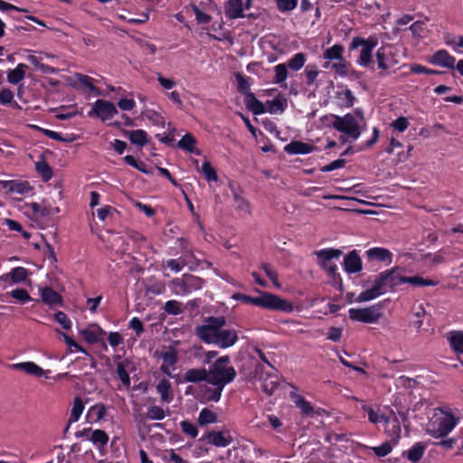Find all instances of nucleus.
I'll list each match as a JSON object with an SVG mask.
<instances>
[{
    "label": "nucleus",
    "mask_w": 463,
    "mask_h": 463,
    "mask_svg": "<svg viewBox=\"0 0 463 463\" xmlns=\"http://www.w3.org/2000/svg\"><path fill=\"white\" fill-rule=\"evenodd\" d=\"M225 325L226 319L224 317H207L201 325L195 326L194 334L207 345L226 349L234 345L239 336L235 329L224 328Z\"/></svg>",
    "instance_id": "nucleus-1"
},
{
    "label": "nucleus",
    "mask_w": 463,
    "mask_h": 463,
    "mask_svg": "<svg viewBox=\"0 0 463 463\" xmlns=\"http://www.w3.org/2000/svg\"><path fill=\"white\" fill-rule=\"evenodd\" d=\"M402 284H404V275H402V269L395 267L384 270L375 276L373 286L362 291L355 301L359 303L371 301L388 291L394 290L396 287Z\"/></svg>",
    "instance_id": "nucleus-2"
},
{
    "label": "nucleus",
    "mask_w": 463,
    "mask_h": 463,
    "mask_svg": "<svg viewBox=\"0 0 463 463\" xmlns=\"http://www.w3.org/2000/svg\"><path fill=\"white\" fill-rule=\"evenodd\" d=\"M325 118L330 119L331 126L352 141L357 140L366 129L364 113L362 109H355L352 113H346L344 116L330 114L325 116Z\"/></svg>",
    "instance_id": "nucleus-3"
},
{
    "label": "nucleus",
    "mask_w": 463,
    "mask_h": 463,
    "mask_svg": "<svg viewBox=\"0 0 463 463\" xmlns=\"http://www.w3.org/2000/svg\"><path fill=\"white\" fill-rule=\"evenodd\" d=\"M259 293L257 297H250L242 293H235L232 295L234 300L241 301L245 304H250L268 310L291 313L294 306L291 302L280 296L267 291L256 289Z\"/></svg>",
    "instance_id": "nucleus-4"
},
{
    "label": "nucleus",
    "mask_w": 463,
    "mask_h": 463,
    "mask_svg": "<svg viewBox=\"0 0 463 463\" xmlns=\"http://www.w3.org/2000/svg\"><path fill=\"white\" fill-rule=\"evenodd\" d=\"M230 357L227 355L218 358L207 371L208 383L215 386V390L210 400L218 402L221 398L223 387L232 382L236 377V371L232 366H228Z\"/></svg>",
    "instance_id": "nucleus-5"
},
{
    "label": "nucleus",
    "mask_w": 463,
    "mask_h": 463,
    "mask_svg": "<svg viewBox=\"0 0 463 463\" xmlns=\"http://www.w3.org/2000/svg\"><path fill=\"white\" fill-rule=\"evenodd\" d=\"M458 419L451 412L437 409L426 425V432L435 439L443 438L455 428Z\"/></svg>",
    "instance_id": "nucleus-6"
},
{
    "label": "nucleus",
    "mask_w": 463,
    "mask_h": 463,
    "mask_svg": "<svg viewBox=\"0 0 463 463\" xmlns=\"http://www.w3.org/2000/svg\"><path fill=\"white\" fill-rule=\"evenodd\" d=\"M378 69L382 76H386L400 63L397 49L391 44L381 46L375 54Z\"/></svg>",
    "instance_id": "nucleus-7"
},
{
    "label": "nucleus",
    "mask_w": 463,
    "mask_h": 463,
    "mask_svg": "<svg viewBox=\"0 0 463 463\" xmlns=\"http://www.w3.org/2000/svg\"><path fill=\"white\" fill-rule=\"evenodd\" d=\"M203 286V279L191 274H184L182 277L175 278L170 281L172 293L176 296L191 294L201 289Z\"/></svg>",
    "instance_id": "nucleus-8"
},
{
    "label": "nucleus",
    "mask_w": 463,
    "mask_h": 463,
    "mask_svg": "<svg viewBox=\"0 0 463 463\" xmlns=\"http://www.w3.org/2000/svg\"><path fill=\"white\" fill-rule=\"evenodd\" d=\"M377 44L378 40L374 36H370L367 39L356 36L352 39L349 50L354 51L358 47H362L358 63L363 67H369L373 62V51Z\"/></svg>",
    "instance_id": "nucleus-9"
},
{
    "label": "nucleus",
    "mask_w": 463,
    "mask_h": 463,
    "mask_svg": "<svg viewBox=\"0 0 463 463\" xmlns=\"http://www.w3.org/2000/svg\"><path fill=\"white\" fill-rule=\"evenodd\" d=\"M318 264L331 277H335L337 272V266L334 262L342 255V250L336 249H324L316 251Z\"/></svg>",
    "instance_id": "nucleus-10"
},
{
    "label": "nucleus",
    "mask_w": 463,
    "mask_h": 463,
    "mask_svg": "<svg viewBox=\"0 0 463 463\" xmlns=\"http://www.w3.org/2000/svg\"><path fill=\"white\" fill-rule=\"evenodd\" d=\"M348 315L351 320L366 324L377 323L383 316L379 305L363 308H350Z\"/></svg>",
    "instance_id": "nucleus-11"
},
{
    "label": "nucleus",
    "mask_w": 463,
    "mask_h": 463,
    "mask_svg": "<svg viewBox=\"0 0 463 463\" xmlns=\"http://www.w3.org/2000/svg\"><path fill=\"white\" fill-rule=\"evenodd\" d=\"M118 114V109L116 106L105 99H98L96 100L91 109L88 112V116L90 118L97 117L101 121H107L113 118Z\"/></svg>",
    "instance_id": "nucleus-12"
},
{
    "label": "nucleus",
    "mask_w": 463,
    "mask_h": 463,
    "mask_svg": "<svg viewBox=\"0 0 463 463\" xmlns=\"http://www.w3.org/2000/svg\"><path fill=\"white\" fill-rule=\"evenodd\" d=\"M427 61L430 64L446 69H455L456 59L447 50L441 49L430 55Z\"/></svg>",
    "instance_id": "nucleus-13"
},
{
    "label": "nucleus",
    "mask_w": 463,
    "mask_h": 463,
    "mask_svg": "<svg viewBox=\"0 0 463 463\" xmlns=\"http://www.w3.org/2000/svg\"><path fill=\"white\" fill-rule=\"evenodd\" d=\"M251 0H229L225 8V14L230 19L243 17V11L249 9Z\"/></svg>",
    "instance_id": "nucleus-14"
},
{
    "label": "nucleus",
    "mask_w": 463,
    "mask_h": 463,
    "mask_svg": "<svg viewBox=\"0 0 463 463\" xmlns=\"http://www.w3.org/2000/svg\"><path fill=\"white\" fill-rule=\"evenodd\" d=\"M203 439L207 441L208 444L222 448L229 446L233 441V439L228 430L209 431L203 436Z\"/></svg>",
    "instance_id": "nucleus-15"
},
{
    "label": "nucleus",
    "mask_w": 463,
    "mask_h": 463,
    "mask_svg": "<svg viewBox=\"0 0 463 463\" xmlns=\"http://www.w3.org/2000/svg\"><path fill=\"white\" fill-rule=\"evenodd\" d=\"M9 367L14 370L23 371L25 373L35 377L48 378L47 374L50 373V371H45L34 362H21L10 364Z\"/></svg>",
    "instance_id": "nucleus-16"
},
{
    "label": "nucleus",
    "mask_w": 463,
    "mask_h": 463,
    "mask_svg": "<svg viewBox=\"0 0 463 463\" xmlns=\"http://www.w3.org/2000/svg\"><path fill=\"white\" fill-rule=\"evenodd\" d=\"M161 358L163 360V363L160 366L161 372H163L167 376L174 378L171 368L177 363L178 360L176 351L173 348H169L161 354Z\"/></svg>",
    "instance_id": "nucleus-17"
},
{
    "label": "nucleus",
    "mask_w": 463,
    "mask_h": 463,
    "mask_svg": "<svg viewBox=\"0 0 463 463\" xmlns=\"http://www.w3.org/2000/svg\"><path fill=\"white\" fill-rule=\"evenodd\" d=\"M370 260H378L387 265L392 262V253L385 248L373 247L365 251Z\"/></svg>",
    "instance_id": "nucleus-18"
},
{
    "label": "nucleus",
    "mask_w": 463,
    "mask_h": 463,
    "mask_svg": "<svg viewBox=\"0 0 463 463\" xmlns=\"http://www.w3.org/2000/svg\"><path fill=\"white\" fill-rule=\"evenodd\" d=\"M343 265L344 269L349 274L357 273L363 268L362 260L355 250H352L345 257Z\"/></svg>",
    "instance_id": "nucleus-19"
},
{
    "label": "nucleus",
    "mask_w": 463,
    "mask_h": 463,
    "mask_svg": "<svg viewBox=\"0 0 463 463\" xmlns=\"http://www.w3.org/2000/svg\"><path fill=\"white\" fill-rule=\"evenodd\" d=\"M315 149V146L302 141H291L284 147V151L289 155H307Z\"/></svg>",
    "instance_id": "nucleus-20"
},
{
    "label": "nucleus",
    "mask_w": 463,
    "mask_h": 463,
    "mask_svg": "<svg viewBox=\"0 0 463 463\" xmlns=\"http://www.w3.org/2000/svg\"><path fill=\"white\" fill-rule=\"evenodd\" d=\"M335 99L340 109H350L354 106L356 98L351 90L345 89L335 92Z\"/></svg>",
    "instance_id": "nucleus-21"
},
{
    "label": "nucleus",
    "mask_w": 463,
    "mask_h": 463,
    "mask_svg": "<svg viewBox=\"0 0 463 463\" xmlns=\"http://www.w3.org/2000/svg\"><path fill=\"white\" fill-rule=\"evenodd\" d=\"M108 412L106 405L103 403H96L93 406L90 407L87 414L86 420L89 423H97L106 417Z\"/></svg>",
    "instance_id": "nucleus-22"
},
{
    "label": "nucleus",
    "mask_w": 463,
    "mask_h": 463,
    "mask_svg": "<svg viewBox=\"0 0 463 463\" xmlns=\"http://www.w3.org/2000/svg\"><path fill=\"white\" fill-rule=\"evenodd\" d=\"M207 370L204 367L192 368L187 370L183 377L184 383H200L205 381L208 383Z\"/></svg>",
    "instance_id": "nucleus-23"
},
{
    "label": "nucleus",
    "mask_w": 463,
    "mask_h": 463,
    "mask_svg": "<svg viewBox=\"0 0 463 463\" xmlns=\"http://www.w3.org/2000/svg\"><path fill=\"white\" fill-rule=\"evenodd\" d=\"M244 103L246 108L254 115H261L266 112L265 104L260 101L252 92L246 93Z\"/></svg>",
    "instance_id": "nucleus-24"
},
{
    "label": "nucleus",
    "mask_w": 463,
    "mask_h": 463,
    "mask_svg": "<svg viewBox=\"0 0 463 463\" xmlns=\"http://www.w3.org/2000/svg\"><path fill=\"white\" fill-rule=\"evenodd\" d=\"M26 69V64L19 63L14 69L8 70L6 72L7 81L13 85L20 83L25 77Z\"/></svg>",
    "instance_id": "nucleus-25"
},
{
    "label": "nucleus",
    "mask_w": 463,
    "mask_h": 463,
    "mask_svg": "<svg viewBox=\"0 0 463 463\" xmlns=\"http://www.w3.org/2000/svg\"><path fill=\"white\" fill-rule=\"evenodd\" d=\"M191 258H194V254L191 250L187 251V254H185L184 257L179 258L177 260L175 259H170L166 260V266L174 272H180L183 268L186 265H189L192 263Z\"/></svg>",
    "instance_id": "nucleus-26"
},
{
    "label": "nucleus",
    "mask_w": 463,
    "mask_h": 463,
    "mask_svg": "<svg viewBox=\"0 0 463 463\" xmlns=\"http://www.w3.org/2000/svg\"><path fill=\"white\" fill-rule=\"evenodd\" d=\"M323 68L326 70L331 69L341 77H345L348 75V62L345 57L341 60L334 61L332 62L325 61L323 63Z\"/></svg>",
    "instance_id": "nucleus-27"
},
{
    "label": "nucleus",
    "mask_w": 463,
    "mask_h": 463,
    "mask_svg": "<svg viewBox=\"0 0 463 463\" xmlns=\"http://www.w3.org/2000/svg\"><path fill=\"white\" fill-rule=\"evenodd\" d=\"M42 300L49 306L61 305V297L52 288L45 287L41 290Z\"/></svg>",
    "instance_id": "nucleus-28"
},
{
    "label": "nucleus",
    "mask_w": 463,
    "mask_h": 463,
    "mask_svg": "<svg viewBox=\"0 0 463 463\" xmlns=\"http://www.w3.org/2000/svg\"><path fill=\"white\" fill-rule=\"evenodd\" d=\"M171 383L166 379H162L156 385V391L160 395L163 402L169 403L173 401V393L171 391Z\"/></svg>",
    "instance_id": "nucleus-29"
},
{
    "label": "nucleus",
    "mask_w": 463,
    "mask_h": 463,
    "mask_svg": "<svg viewBox=\"0 0 463 463\" xmlns=\"http://www.w3.org/2000/svg\"><path fill=\"white\" fill-rule=\"evenodd\" d=\"M265 106L266 112L270 114L282 113L286 109V100L281 95H278L272 100H268Z\"/></svg>",
    "instance_id": "nucleus-30"
},
{
    "label": "nucleus",
    "mask_w": 463,
    "mask_h": 463,
    "mask_svg": "<svg viewBox=\"0 0 463 463\" xmlns=\"http://www.w3.org/2000/svg\"><path fill=\"white\" fill-rule=\"evenodd\" d=\"M83 411L84 403L82 399L80 397H75L73 400L72 407L71 409L68 423L71 424L77 422L80 420Z\"/></svg>",
    "instance_id": "nucleus-31"
},
{
    "label": "nucleus",
    "mask_w": 463,
    "mask_h": 463,
    "mask_svg": "<svg viewBox=\"0 0 463 463\" xmlns=\"http://www.w3.org/2000/svg\"><path fill=\"white\" fill-rule=\"evenodd\" d=\"M196 139L191 134H185L179 141L178 147L187 151L189 153H195L196 155H200L201 152L195 149Z\"/></svg>",
    "instance_id": "nucleus-32"
},
{
    "label": "nucleus",
    "mask_w": 463,
    "mask_h": 463,
    "mask_svg": "<svg viewBox=\"0 0 463 463\" xmlns=\"http://www.w3.org/2000/svg\"><path fill=\"white\" fill-rule=\"evenodd\" d=\"M448 340L457 354H463V331L449 332Z\"/></svg>",
    "instance_id": "nucleus-33"
},
{
    "label": "nucleus",
    "mask_w": 463,
    "mask_h": 463,
    "mask_svg": "<svg viewBox=\"0 0 463 463\" xmlns=\"http://www.w3.org/2000/svg\"><path fill=\"white\" fill-rule=\"evenodd\" d=\"M344 58V47L341 44H334L323 52V59L332 62Z\"/></svg>",
    "instance_id": "nucleus-34"
},
{
    "label": "nucleus",
    "mask_w": 463,
    "mask_h": 463,
    "mask_svg": "<svg viewBox=\"0 0 463 463\" xmlns=\"http://www.w3.org/2000/svg\"><path fill=\"white\" fill-rule=\"evenodd\" d=\"M80 335L89 344H96L99 340V335L105 334V332L99 327L96 328L87 327L80 330Z\"/></svg>",
    "instance_id": "nucleus-35"
},
{
    "label": "nucleus",
    "mask_w": 463,
    "mask_h": 463,
    "mask_svg": "<svg viewBox=\"0 0 463 463\" xmlns=\"http://www.w3.org/2000/svg\"><path fill=\"white\" fill-rule=\"evenodd\" d=\"M290 397L295 403V405L301 410V411L306 415H312L314 412V409L309 402H307L303 396L291 392Z\"/></svg>",
    "instance_id": "nucleus-36"
},
{
    "label": "nucleus",
    "mask_w": 463,
    "mask_h": 463,
    "mask_svg": "<svg viewBox=\"0 0 463 463\" xmlns=\"http://www.w3.org/2000/svg\"><path fill=\"white\" fill-rule=\"evenodd\" d=\"M127 135L128 137L129 141L137 146H144L147 144V133L143 129H137L128 131Z\"/></svg>",
    "instance_id": "nucleus-37"
},
{
    "label": "nucleus",
    "mask_w": 463,
    "mask_h": 463,
    "mask_svg": "<svg viewBox=\"0 0 463 463\" xmlns=\"http://www.w3.org/2000/svg\"><path fill=\"white\" fill-rule=\"evenodd\" d=\"M0 184H2L5 188L8 189V191L17 193L20 194L27 193L30 190V186L27 183H18L14 180L0 181Z\"/></svg>",
    "instance_id": "nucleus-38"
},
{
    "label": "nucleus",
    "mask_w": 463,
    "mask_h": 463,
    "mask_svg": "<svg viewBox=\"0 0 463 463\" xmlns=\"http://www.w3.org/2000/svg\"><path fill=\"white\" fill-rule=\"evenodd\" d=\"M362 409L367 412L369 421L373 424L390 422V419L387 416L374 411L373 408L367 405H363Z\"/></svg>",
    "instance_id": "nucleus-39"
},
{
    "label": "nucleus",
    "mask_w": 463,
    "mask_h": 463,
    "mask_svg": "<svg viewBox=\"0 0 463 463\" xmlns=\"http://www.w3.org/2000/svg\"><path fill=\"white\" fill-rule=\"evenodd\" d=\"M75 78L77 81L90 92L95 93L97 95L100 94L99 90L94 85V79L91 77L77 73L75 74Z\"/></svg>",
    "instance_id": "nucleus-40"
},
{
    "label": "nucleus",
    "mask_w": 463,
    "mask_h": 463,
    "mask_svg": "<svg viewBox=\"0 0 463 463\" xmlns=\"http://www.w3.org/2000/svg\"><path fill=\"white\" fill-rule=\"evenodd\" d=\"M217 420H218L217 414L214 411H213L207 408H203L200 411L198 420H197L198 424L200 426L215 423V422H217Z\"/></svg>",
    "instance_id": "nucleus-41"
},
{
    "label": "nucleus",
    "mask_w": 463,
    "mask_h": 463,
    "mask_svg": "<svg viewBox=\"0 0 463 463\" xmlns=\"http://www.w3.org/2000/svg\"><path fill=\"white\" fill-rule=\"evenodd\" d=\"M408 283L411 284L413 287H430V286H436L438 284V281L424 279L419 276H411V277H406L404 276V284Z\"/></svg>",
    "instance_id": "nucleus-42"
},
{
    "label": "nucleus",
    "mask_w": 463,
    "mask_h": 463,
    "mask_svg": "<svg viewBox=\"0 0 463 463\" xmlns=\"http://www.w3.org/2000/svg\"><path fill=\"white\" fill-rule=\"evenodd\" d=\"M233 199L235 203V208L238 211H241L248 215H251V205L250 203L245 199L244 197L241 196L237 192H233Z\"/></svg>",
    "instance_id": "nucleus-43"
},
{
    "label": "nucleus",
    "mask_w": 463,
    "mask_h": 463,
    "mask_svg": "<svg viewBox=\"0 0 463 463\" xmlns=\"http://www.w3.org/2000/svg\"><path fill=\"white\" fill-rule=\"evenodd\" d=\"M109 440V435L102 430H93V434H91L90 441L93 445L103 448L108 444Z\"/></svg>",
    "instance_id": "nucleus-44"
},
{
    "label": "nucleus",
    "mask_w": 463,
    "mask_h": 463,
    "mask_svg": "<svg viewBox=\"0 0 463 463\" xmlns=\"http://www.w3.org/2000/svg\"><path fill=\"white\" fill-rule=\"evenodd\" d=\"M0 105L18 107L14 100V94L9 88H3L0 90Z\"/></svg>",
    "instance_id": "nucleus-45"
},
{
    "label": "nucleus",
    "mask_w": 463,
    "mask_h": 463,
    "mask_svg": "<svg viewBox=\"0 0 463 463\" xmlns=\"http://www.w3.org/2000/svg\"><path fill=\"white\" fill-rule=\"evenodd\" d=\"M424 451L425 447L417 442L407 451V458L411 462H418L422 458Z\"/></svg>",
    "instance_id": "nucleus-46"
},
{
    "label": "nucleus",
    "mask_w": 463,
    "mask_h": 463,
    "mask_svg": "<svg viewBox=\"0 0 463 463\" xmlns=\"http://www.w3.org/2000/svg\"><path fill=\"white\" fill-rule=\"evenodd\" d=\"M35 169L45 182L51 180L53 175L52 167L45 160L36 162Z\"/></svg>",
    "instance_id": "nucleus-47"
},
{
    "label": "nucleus",
    "mask_w": 463,
    "mask_h": 463,
    "mask_svg": "<svg viewBox=\"0 0 463 463\" xmlns=\"http://www.w3.org/2000/svg\"><path fill=\"white\" fill-rule=\"evenodd\" d=\"M320 71L318 70L316 64H308L304 71V74L306 77V84L307 86H312L315 84Z\"/></svg>",
    "instance_id": "nucleus-48"
},
{
    "label": "nucleus",
    "mask_w": 463,
    "mask_h": 463,
    "mask_svg": "<svg viewBox=\"0 0 463 463\" xmlns=\"http://www.w3.org/2000/svg\"><path fill=\"white\" fill-rule=\"evenodd\" d=\"M189 6L193 10L198 24L210 23L212 17L208 14L207 11L201 9V6L197 5L196 3H192Z\"/></svg>",
    "instance_id": "nucleus-49"
},
{
    "label": "nucleus",
    "mask_w": 463,
    "mask_h": 463,
    "mask_svg": "<svg viewBox=\"0 0 463 463\" xmlns=\"http://www.w3.org/2000/svg\"><path fill=\"white\" fill-rule=\"evenodd\" d=\"M306 55L302 52L296 53L292 58H290L286 64L288 68L292 71H298L303 68L306 62Z\"/></svg>",
    "instance_id": "nucleus-50"
},
{
    "label": "nucleus",
    "mask_w": 463,
    "mask_h": 463,
    "mask_svg": "<svg viewBox=\"0 0 463 463\" xmlns=\"http://www.w3.org/2000/svg\"><path fill=\"white\" fill-rule=\"evenodd\" d=\"M124 161L133 166L134 168L137 169L138 171L146 174V175H152L153 171L148 169L146 165L142 161H137L133 156L128 155L124 156Z\"/></svg>",
    "instance_id": "nucleus-51"
},
{
    "label": "nucleus",
    "mask_w": 463,
    "mask_h": 463,
    "mask_svg": "<svg viewBox=\"0 0 463 463\" xmlns=\"http://www.w3.org/2000/svg\"><path fill=\"white\" fill-rule=\"evenodd\" d=\"M10 277H11V283L18 284L25 280L28 272L27 269L24 267H16L11 269Z\"/></svg>",
    "instance_id": "nucleus-52"
},
{
    "label": "nucleus",
    "mask_w": 463,
    "mask_h": 463,
    "mask_svg": "<svg viewBox=\"0 0 463 463\" xmlns=\"http://www.w3.org/2000/svg\"><path fill=\"white\" fill-rule=\"evenodd\" d=\"M201 171L208 182H216L218 180L216 170L212 166L209 161L205 160L203 163Z\"/></svg>",
    "instance_id": "nucleus-53"
},
{
    "label": "nucleus",
    "mask_w": 463,
    "mask_h": 463,
    "mask_svg": "<svg viewBox=\"0 0 463 463\" xmlns=\"http://www.w3.org/2000/svg\"><path fill=\"white\" fill-rule=\"evenodd\" d=\"M275 77L274 83L280 84L284 82L288 78V66L286 63H279L274 67Z\"/></svg>",
    "instance_id": "nucleus-54"
},
{
    "label": "nucleus",
    "mask_w": 463,
    "mask_h": 463,
    "mask_svg": "<svg viewBox=\"0 0 463 463\" xmlns=\"http://www.w3.org/2000/svg\"><path fill=\"white\" fill-rule=\"evenodd\" d=\"M279 386L278 377L277 376H269L262 381L261 388L262 390L271 395L275 390Z\"/></svg>",
    "instance_id": "nucleus-55"
},
{
    "label": "nucleus",
    "mask_w": 463,
    "mask_h": 463,
    "mask_svg": "<svg viewBox=\"0 0 463 463\" xmlns=\"http://www.w3.org/2000/svg\"><path fill=\"white\" fill-rule=\"evenodd\" d=\"M410 71L414 74L440 75L443 73V71L432 70L418 63L411 64Z\"/></svg>",
    "instance_id": "nucleus-56"
},
{
    "label": "nucleus",
    "mask_w": 463,
    "mask_h": 463,
    "mask_svg": "<svg viewBox=\"0 0 463 463\" xmlns=\"http://www.w3.org/2000/svg\"><path fill=\"white\" fill-rule=\"evenodd\" d=\"M235 79L237 80V89L238 91L244 94L246 96V93H250L249 91L250 89V78L246 77L241 73L235 74Z\"/></svg>",
    "instance_id": "nucleus-57"
},
{
    "label": "nucleus",
    "mask_w": 463,
    "mask_h": 463,
    "mask_svg": "<svg viewBox=\"0 0 463 463\" xmlns=\"http://www.w3.org/2000/svg\"><path fill=\"white\" fill-rule=\"evenodd\" d=\"M261 269L265 272L267 277L272 281L273 285L279 288L281 287L279 281V276L276 270L268 263L261 264Z\"/></svg>",
    "instance_id": "nucleus-58"
},
{
    "label": "nucleus",
    "mask_w": 463,
    "mask_h": 463,
    "mask_svg": "<svg viewBox=\"0 0 463 463\" xmlns=\"http://www.w3.org/2000/svg\"><path fill=\"white\" fill-rule=\"evenodd\" d=\"M165 417V412L163 408L157 405L150 406L147 410L146 419L153 420H160Z\"/></svg>",
    "instance_id": "nucleus-59"
},
{
    "label": "nucleus",
    "mask_w": 463,
    "mask_h": 463,
    "mask_svg": "<svg viewBox=\"0 0 463 463\" xmlns=\"http://www.w3.org/2000/svg\"><path fill=\"white\" fill-rule=\"evenodd\" d=\"M164 310L169 315L177 316L182 313V305L177 300H168L165 303Z\"/></svg>",
    "instance_id": "nucleus-60"
},
{
    "label": "nucleus",
    "mask_w": 463,
    "mask_h": 463,
    "mask_svg": "<svg viewBox=\"0 0 463 463\" xmlns=\"http://www.w3.org/2000/svg\"><path fill=\"white\" fill-rule=\"evenodd\" d=\"M62 336L64 342L68 345L70 352H80L82 354H86V351L83 347H81L76 341H74L71 336L66 335L65 333H61L57 331Z\"/></svg>",
    "instance_id": "nucleus-61"
},
{
    "label": "nucleus",
    "mask_w": 463,
    "mask_h": 463,
    "mask_svg": "<svg viewBox=\"0 0 463 463\" xmlns=\"http://www.w3.org/2000/svg\"><path fill=\"white\" fill-rule=\"evenodd\" d=\"M137 43L138 44V47L140 50L146 54V55H154L156 54L157 48L156 46L147 41L137 39Z\"/></svg>",
    "instance_id": "nucleus-62"
},
{
    "label": "nucleus",
    "mask_w": 463,
    "mask_h": 463,
    "mask_svg": "<svg viewBox=\"0 0 463 463\" xmlns=\"http://www.w3.org/2000/svg\"><path fill=\"white\" fill-rule=\"evenodd\" d=\"M180 426H181L182 431L184 434H186L187 436H189L193 439L197 437L198 430H197V428L195 427V425H194L193 423H191L187 420H183L180 422Z\"/></svg>",
    "instance_id": "nucleus-63"
},
{
    "label": "nucleus",
    "mask_w": 463,
    "mask_h": 463,
    "mask_svg": "<svg viewBox=\"0 0 463 463\" xmlns=\"http://www.w3.org/2000/svg\"><path fill=\"white\" fill-rule=\"evenodd\" d=\"M373 451L377 457H385L392 450V446L389 442H383L380 446L373 447Z\"/></svg>",
    "instance_id": "nucleus-64"
}]
</instances>
